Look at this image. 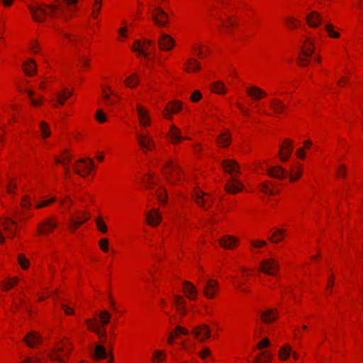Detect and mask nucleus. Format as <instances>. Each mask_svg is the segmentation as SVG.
Masks as SVG:
<instances>
[{
    "instance_id": "1",
    "label": "nucleus",
    "mask_w": 363,
    "mask_h": 363,
    "mask_svg": "<svg viewBox=\"0 0 363 363\" xmlns=\"http://www.w3.org/2000/svg\"><path fill=\"white\" fill-rule=\"evenodd\" d=\"M77 0H62V3H59L57 5H46L37 4L35 6H30L29 9L32 14L33 18L36 22H43L45 21V16L48 15L54 16L55 11H57L59 16L64 20L67 19L65 14V4L67 6L74 4Z\"/></svg>"
},
{
    "instance_id": "2",
    "label": "nucleus",
    "mask_w": 363,
    "mask_h": 363,
    "mask_svg": "<svg viewBox=\"0 0 363 363\" xmlns=\"http://www.w3.org/2000/svg\"><path fill=\"white\" fill-rule=\"evenodd\" d=\"M314 53V41L307 38L301 48V54L298 57V62L302 67L307 66L309 62V57Z\"/></svg>"
},
{
    "instance_id": "3",
    "label": "nucleus",
    "mask_w": 363,
    "mask_h": 363,
    "mask_svg": "<svg viewBox=\"0 0 363 363\" xmlns=\"http://www.w3.org/2000/svg\"><path fill=\"white\" fill-rule=\"evenodd\" d=\"M151 18L160 28L165 27L169 23L168 15L161 7H157L152 11Z\"/></svg>"
},
{
    "instance_id": "4",
    "label": "nucleus",
    "mask_w": 363,
    "mask_h": 363,
    "mask_svg": "<svg viewBox=\"0 0 363 363\" xmlns=\"http://www.w3.org/2000/svg\"><path fill=\"white\" fill-rule=\"evenodd\" d=\"M86 325L89 327L90 330H91L93 332H94L96 334L98 335V336L102 339L101 342L106 343L108 345V347H109L110 352L112 351L113 345L111 341H108L106 332L104 327H96L94 324L93 323V321L91 319H87L86 320Z\"/></svg>"
},
{
    "instance_id": "5",
    "label": "nucleus",
    "mask_w": 363,
    "mask_h": 363,
    "mask_svg": "<svg viewBox=\"0 0 363 363\" xmlns=\"http://www.w3.org/2000/svg\"><path fill=\"white\" fill-rule=\"evenodd\" d=\"M279 267L278 262L274 259H267L260 263V270L269 275H274Z\"/></svg>"
},
{
    "instance_id": "6",
    "label": "nucleus",
    "mask_w": 363,
    "mask_h": 363,
    "mask_svg": "<svg viewBox=\"0 0 363 363\" xmlns=\"http://www.w3.org/2000/svg\"><path fill=\"white\" fill-rule=\"evenodd\" d=\"M163 172L165 179L169 183H172L171 177H174V174L179 175L180 172H182V169L178 164L174 163L172 161H169Z\"/></svg>"
},
{
    "instance_id": "7",
    "label": "nucleus",
    "mask_w": 363,
    "mask_h": 363,
    "mask_svg": "<svg viewBox=\"0 0 363 363\" xmlns=\"http://www.w3.org/2000/svg\"><path fill=\"white\" fill-rule=\"evenodd\" d=\"M193 333L199 341L203 342L210 337L211 330L207 325L203 324L196 326L194 328Z\"/></svg>"
},
{
    "instance_id": "8",
    "label": "nucleus",
    "mask_w": 363,
    "mask_h": 363,
    "mask_svg": "<svg viewBox=\"0 0 363 363\" xmlns=\"http://www.w3.org/2000/svg\"><path fill=\"white\" fill-rule=\"evenodd\" d=\"M293 141L289 139H285L284 144L281 145L279 155L281 160L284 162L287 161L293 150Z\"/></svg>"
},
{
    "instance_id": "9",
    "label": "nucleus",
    "mask_w": 363,
    "mask_h": 363,
    "mask_svg": "<svg viewBox=\"0 0 363 363\" xmlns=\"http://www.w3.org/2000/svg\"><path fill=\"white\" fill-rule=\"evenodd\" d=\"M218 283L217 281L208 279L205 282L203 294L207 298H213L217 291Z\"/></svg>"
},
{
    "instance_id": "10",
    "label": "nucleus",
    "mask_w": 363,
    "mask_h": 363,
    "mask_svg": "<svg viewBox=\"0 0 363 363\" xmlns=\"http://www.w3.org/2000/svg\"><path fill=\"white\" fill-rule=\"evenodd\" d=\"M137 139L139 145L143 151L150 150L155 147V143L152 138L145 134H138Z\"/></svg>"
},
{
    "instance_id": "11",
    "label": "nucleus",
    "mask_w": 363,
    "mask_h": 363,
    "mask_svg": "<svg viewBox=\"0 0 363 363\" xmlns=\"http://www.w3.org/2000/svg\"><path fill=\"white\" fill-rule=\"evenodd\" d=\"M77 162L79 164H82V165L76 166L74 167V171L77 174H79L82 177H85V174L82 173V172L81 171V168H83V169L87 170V172H86V174H87L90 172L91 169L94 167V161L90 158L81 159V160H78Z\"/></svg>"
},
{
    "instance_id": "12",
    "label": "nucleus",
    "mask_w": 363,
    "mask_h": 363,
    "mask_svg": "<svg viewBox=\"0 0 363 363\" xmlns=\"http://www.w3.org/2000/svg\"><path fill=\"white\" fill-rule=\"evenodd\" d=\"M182 108V104L180 101H175L169 103L164 109L163 113L164 116L169 119L172 120V117L170 115L171 113H177Z\"/></svg>"
},
{
    "instance_id": "13",
    "label": "nucleus",
    "mask_w": 363,
    "mask_h": 363,
    "mask_svg": "<svg viewBox=\"0 0 363 363\" xmlns=\"http://www.w3.org/2000/svg\"><path fill=\"white\" fill-rule=\"evenodd\" d=\"M174 45V39L167 34H162L159 40V45L162 50H169Z\"/></svg>"
},
{
    "instance_id": "14",
    "label": "nucleus",
    "mask_w": 363,
    "mask_h": 363,
    "mask_svg": "<svg viewBox=\"0 0 363 363\" xmlns=\"http://www.w3.org/2000/svg\"><path fill=\"white\" fill-rule=\"evenodd\" d=\"M308 25L312 28L318 27L322 22V17L317 11H312L306 16Z\"/></svg>"
},
{
    "instance_id": "15",
    "label": "nucleus",
    "mask_w": 363,
    "mask_h": 363,
    "mask_svg": "<svg viewBox=\"0 0 363 363\" xmlns=\"http://www.w3.org/2000/svg\"><path fill=\"white\" fill-rule=\"evenodd\" d=\"M23 341L28 347H33L41 342V337L35 332H30L25 336Z\"/></svg>"
},
{
    "instance_id": "16",
    "label": "nucleus",
    "mask_w": 363,
    "mask_h": 363,
    "mask_svg": "<svg viewBox=\"0 0 363 363\" xmlns=\"http://www.w3.org/2000/svg\"><path fill=\"white\" fill-rule=\"evenodd\" d=\"M267 173L270 177L277 179H284L288 177V173L280 166H275L269 168Z\"/></svg>"
},
{
    "instance_id": "17",
    "label": "nucleus",
    "mask_w": 363,
    "mask_h": 363,
    "mask_svg": "<svg viewBox=\"0 0 363 363\" xmlns=\"http://www.w3.org/2000/svg\"><path fill=\"white\" fill-rule=\"evenodd\" d=\"M222 166L225 172L231 174L234 173H239L238 164L232 160H225L222 162Z\"/></svg>"
},
{
    "instance_id": "18",
    "label": "nucleus",
    "mask_w": 363,
    "mask_h": 363,
    "mask_svg": "<svg viewBox=\"0 0 363 363\" xmlns=\"http://www.w3.org/2000/svg\"><path fill=\"white\" fill-rule=\"evenodd\" d=\"M242 189V185L236 178H232L225 184V190L228 193L235 194Z\"/></svg>"
},
{
    "instance_id": "19",
    "label": "nucleus",
    "mask_w": 363,
    "mask_h": 363,
    "mask_svg": "<svg viewBox=\"0 0 363 363\" xmlns=\"http://www.w3.org/2000/svg\"><path fill=\"white\" fill-rule=\"evenodd\" d=\"M161 219L162 217L156 209L152 210L146 216L147 222L152 226L157 225L160 223Z\"/></svg>"
},
{
    "instance_id": "20",
    "label": "nucleus",
    "mask_w": 363,
    "mask_h": 363,
    "mask_svg": "<svg viewBox=\"0 0 363 363\" xmlns=\"http://www.w3.org/2000/svg\"><path fill=\"white\" fill-rule=\"evenodd\" d=\"M219 244L225 249H231L238 242V239L231 235H224L219 240Z\"/></svg>"
},
{
    "instance_id": "21",
    "label": "nucleus",
    "mask_w": 363,
    "mask_h": 363,
    "mask_svg": "<svg viewBox=\"0 0 363 363\" xmlns=\"http://www.w3.org/2000/svg\"><path fill=\"white\" fill-rule=\"evenodd\" d=\"M184 292L189 299H195L197 296V291L195 286L189 281H184Z\"/></svg>"
},
{
    "instance_id": "22",
    "label": "nucleus",
    "mask_w": 363,
    "mask_h": 363,
    "mask_svg": "<svg viewBox=\"0 0 363 363\" xmlns=\"http://www.w3.org/2000/svg\"><path fill=\"white\" fill-rule=\"evenodd\" d=\"M70 348L69 347H57L56 349H55V351L53 352L51 354H50V359L52 360V361H57L59 363H64L65 361L64 359H62V357H61L60 355V352H65L66 354H67L69 351H70Z\"/></svg>"
},
{
    "instance_id": "23",
    "label": "nucleus",
    "mask_w": 363,
    "mask_h": 363,
    "mask_svg": "<svg viewBox=\"0 0 363 363\" xmlns=\"http://www.w3.org/2000/svg\"><path fill=\"white\" fill-rule=\"evenodd\" d=\"M57 225L56 222H52L51 220L48 219L38 225V231L41 234H47L49 233L52 229L56 228Z\"/></svg>"
},
{
    "instance_id": "24",
    "label": "nucleus",
    "mask_w": 363,
    "mask_h": 363,
    "mask_svg": "<svg viewBox=\"0 0 363 363\" xmlns=\"http://www.w3.org/2000/svg\"><path fill=\"white\" fill-rule=\"evenodd\" d=\"M169 136L172 139V143L174 144L178 142H180L182 140L189 139L188 138L182 137L181 135V130L174 125H172L171 126L169 133Z\"/></svg>"
},
{
    "instance_id": "25",
    "label": "nucleus",
    "mask_w": 363,
    "mask_h": 363,
    "mask_svg": "<svg viewBox=\"0 0 363 363\" xmlns=\"http://www.w3.org/2000/svg\"><path fill=\"white\" fill-rule=\"evenodd\" d=\"M247 94L254 99H260L266 96V93L256 86H251L247 90Z\"/></svg>"
},
{
    "instance_id": "26",
    "label": "nucleus",
    "mask_w": 363,
    "mask_h": 363,
    "mask_svg": "<svg viewBox=\"0 0 363 363\" xmlns=\"http://www.w3.org/2000/svg\"><path fill=\"white\" fill-rule=\"evenodd\" d=\"M270 107L277 114H281L286 109V105L279 99H273L270 101Z\"/></svg>"
},
{
    "instance_id": "27",
    "label": "nucleus",
    "mask_w": 363,
    "mask_h": 363,
    "mask_svg": "<svg viewBox=\"0 0 363 363\" xmlns=\"http://www.w3.org/2000/svg\"><path fill=\"white\" fill-rule=\"evenodd\" d=\"M278 311L274 309H269L261 313V318L265 323H271L276 320Z\"/></svg>"
},
{
    "instance_id": "28",
    "label": "nucleus",
    "mask_w": 363,
    "mask_h": 363,
    "mask_svg": "<svg viewBox=\"0 0 363 363\" xmlns=\"http://www.w3.org/2000/svg\"><path fill=\"white\" fill-rule=\"evenodd\" d=\"M138 114L140 120V123L143 126H148L150 125L149 117L147 115V111L143 108L140 106H138L137 107Z\"/></svg>"
},
{
    "instance_id": "29",
    "label": "nucleus",
    "mask_w": 363,
    "mask_h": 363,
    "mask_svg": "<svg viewBox=\"0 0 363 363\" xmlns=\"http://www.w3.org/2000/svg\"><path fill=\"white\" fill-rule=\"evenodd\" d=\"M23 70L28 76H33L37 72V66L33 60L23 63Z\"/></svg>"
},
{
    "instance_id": "30",
    "label": "nucleus",
    "mask_w": 363,
    "mask_h": 363,
    "mask_svg": "<svg viewBox=\"0 0 363 363\" xmlns=\"http://www.w3.org/2000/svg\"><path fill=\"white\" fill-rule=\"evenodd\" d=\"M16 223L11 220L9 218H5L0 222V226L3 227L4 230L8 231L11 237L13 238L15 235V230L11 228V225H16Z\"/></svg>"
},
{
    "instance_id": "31",
    "label": "nucleus",
    "mask_w": 363,
    "mask_h": 363,
    "mask_svg": "<svg viewBox=\"0 0 363 363\" xmlns=\"http://www.w3.org/2000/svg\"><path fill=\"white\" fill-rule=\"evenodd\" d=\"M108 353L106 349L103 345H97L94 349V358L95 359H106Z\"/></svg>"
},
{
    "instance_id": "32",
    "label": "nucleus",
    "mask_w": 363,
    "mask_h": 363,
    "mask_svg": "<svg viewBox=\"0 0 363 363\" xmlns=\"http://www.w3.org/2000/svg\"><path fill=\"white\" fill-rule=\"evenodd\" d=\"M205 196V194L200 191V190H198V191H195V199H196V202L200 205L201 206H202L204 209H207L206 208V206H204V203L206 202H211V201L208 200V199H204L203 196Z\"/></svg>"
},
{
    "instance_id": "33",
    "label": "nucleus",
    "mask_w": 363,
    "mask_h": 363,
    "mask_svg": "<svg viewBox=\"0 0 363 363\" xmlns=\"http://www.w3.org/2000/svg\"><path fill=\"white\" fill-rule=\"evenodd\" d=\"M132 50L134 52H138L140 55H143L145 57H147L148 56V54L146 52V50H147V47H143L141 45L140 40H135L134 43V45L132 48Z\"/></svg>"
},
{
    "instance_id": "34",
    "label": "nucleus",
    "mask_w": 363,
    "mask_h": 363,
    "mask_svg": "<svg viewBox=\"0 0 363 363\" xmlns=\"http://www.w3.org/2000/svg\"><path fill=\"white\" fill-rule=\"evenodd\" d=\"M72 160V157L68 155L67 153V152L65 151L64 153H63V156H62V158H59V157H57L55 159V162L57 164H63L65 167V170L66 172H68V167H67V164L69 162H70Z\"/></svg>"
},
{
    "instance_id": "35",
    "label": "nucleus",
    "mask_w": 363,
    "mask_h": 363,
    "mask_svg": "<svg viewBox=\"0 0 363 363\" xmlns=\"http://www.w3.org/2000/svg\"><path fill=\"white\" fill-rule=\"evenodd\" d=\"M285 236L284 230L282 229H277L276 231L269 238V240L272 242L278 243Z\"/></svg>"
},
{
    "instance_id": "36",
    "label": "nucleus",
    "mask_w": 363,
    "mask_h": 363,
    "mask_svg": "<svg viewBox=\"0 0 363 363\" xmlns=\"http://www.w3.org/2000/svg\"><path fill=\"white\" fill-rule=\"evenodd\" d=\"M211 90L217 94H225L226 92V88L225 85L221 82H216L211 86Z\"/></svg>"
},
{
    "instance_id": "37",
    "label": "nucleus",
    "mask_w": 363,
    "mask_h": 363,
    "mask_svg": "<svg viewBox=\"0 0 363 363\" xmlns=\"http://www.w3.org/2000/svg\"><path fill=\"white\" fill-rule=\"evenodd\" d=\"M111 314L107 311H102L99 313V319L100 323L103 325V327L106 325H107L111 319Z\"/></svg>"
},
{
    "instance_id": "38",
    "label": "nucleus",
    "mask_w": 363,
    "mask_h": 363,
    "mask_svg": "<svg viewBox=\"0 0 363 363\" xmlns=\"http://www.w3.org/2000/svg\"><path fill=\"white\" fill-rule=\"evenodd\" d=\"M62 96H65V99H69L72 96V92L67 91L65 89L57 93L56 97H57V101L60 105H64L65 101L62 99Z\"/></svg>"
},
{
    "instance_id": "39",
    "label": "nucleus",
    "mask_w": 363,
    "mask_h": 363,
    "mask_svg": "<svg viewBox=\"0 0 363 363\" xmlns=\"http://www.w3.org/2000/svg\"><path fill=\"white\" fill-rule=\"evenodd\" d=\"M188 65L189 68L186 69V72H196L201 68L200 63L194 59H189L188 60Z\"/></svg>"
},
{
    "instance_id": "40",
    "label": "nucleus",
    "mask_w": 363,
    "mask_h": 363,
    "mask_svg": "<svg viewBox=\"0 0 363 363\" xmlns=\"http://www.w3.org/2000/svg\"><path fill=\"white\" fill-rule=\"evenodd\" d=\"M217 140L220 145L225 147L228 145L230 142V136L228 133H222Z\"/></svg>"
},
{
    "instance_id": "41",
    "label": "nucleus",
    "mask_w": 363,
    "mask_h": 363,
    "mask_svg": "<svg viewBox=\"0 0 363 363\" xmlns=\"http://www.w3.org/2000/svg\"><path fill=\"white\" fill-rule=\"evenodd\" d=\"M136 77L137 75L134 74L130 77L127 78L125 81L126 86L130 88L137 86L139 84V81Z\"/></svg>"
},
{
    "instance_id": "42",
    "label": "nucleus",
    "mask_w": 363,
    "mask_h": 363,
    "mask_svg": "<svg viewBox=\"0 0 363 363\" xmlns=\"http://www.w3.org/2000/svg\"><path fill=\"white\" fill-rule=\"evenodd\" d=\"M291 354V350L288 345L282 347L279 350V357L282 360L286 359Z\"/></svg>"
},
{
    "instance_id": "43",
    "label": "nucleus",
    "mask_w": 363,
    "mask_h": 363,
    "mask_svg": "<svg viewBox=\"0 0 363 363\" xmlns=\"http://www.w3.org/2000/svg\"><path fill=\"white\" fill-rule=\"evenodd\" d=\"M18 264L23 269H26L29 267V260L23 254H20L18 256Z\"/></svg>"
},
{
    "instance_id": "44",
    "label": "nucleus",
    "mask_w": 363,
    "mask_h": 363,
    "mask_svg": "<svg viewBox=\"0 0 363 363\" xmlns=\"http://www.w3.org/2000/svg\"><path fill=\"white\" fill-rule=\"evenodd\" d=\"M175 302L177 305L178 309L181 314H184L185 313V308L184 306V300L183 298L180 296H175Z\"/></svg>"
},
{
    "instance_id": "45",
    "label": "nucleus",
    "mask_w": 363,
    "mask_h": 363,
    "mask_svg": "<svg viewBox=\"0 0 363 363\" xmlns=\"http://www.w3.org/2000/svg\"><path fill=\"white\" fill-rule=\"evenodd\" d=\"M18 281V279L17 277H13L12 279H10L7 280L6 281L3 282V288L5 290H9V289L12 288L13 286H15Z\"/></svg>"
},
{
    "instance_id": "46",
    "label": "nucleus",
    "mask_w": 363,
    "mask_h": 363,
    "mask_svg": "<svg viewBox=\"0 0 363 363\" xmlns=\"http://www.w3.org/2000/svg\"><path fill=\"white\" fill-rule=\"evenodd\" d=\"M96 223L99 230L104 233L107 232L108 228L106 223L102 220L101 218L97 217L96 218Z\"/></svg>"
},
{
    "instance_id": "47",
    "label": "nucleus",
    "mask_w": 363,
    "mask_h": 363,
    "mask_svg": "<svg viewBox=\"0 0 363 363\" xmlns=\"http://www.w3.org/2000/svg\"><path fill=\"white\" fill-rule=\"evenodd\" d=\"M89 220V217H86L83 218V220H79L74 218L73 217H71L69 219L72 228L73 230H75L77 228H78L79 225H81L84 222Z\"/></svg>"
},
{
    "instance_id": "48",
    "label": "nucleus",
    "mask_w": 363,
    "mask_h": 363,
    "mask_svg": "<svg viewBox=\"0 0 363 363\" xmlns=\"http://www.w3.org/2000/svg\"><path fill=\"white\" fill-rule=\"evenodd\" d=\"M325 28L328 33L330 37L337 38L340 36L339 33L333 30L334 27L332 24L325 25Z\"/></svg>"
},
{
    "instance_id": "49",
    "label": "nucleus",
    "mask_w": 363,
    "mask_h": 363,
    "mask_svg": "<svg viewBox=\"0 0 363 363\" xmlns=\"http://www.w3.org/2000/svg\"><path fill=\"white\" fill-rule=\"evenodd\" d=\"M40 129H41L42 135L44 138H48L50 136V132L48 128V125L46 123H45V122L40 123Z\"/></svg>"
},
{
    "instance_id": "50",
    "label": "nucleus",
    "mask_w": 363,
    "mask_h": 363,
    "mask_svg": "<svg viewBox=\"0 0 363 363\" xmlns=\"http://www.w3.org/2000/svg\"><path fill=\"white\" fill-rule=\"evenodd\" d=\"M101 0H95L94 6L92 12V16L94 18L96 17V13H98L101 9Z\"/></svg>"
},
{
    "instance_id": "51",
    "label": "nucleus",
    "mask_w": 363,
    "mask_h": 363,
    "mask_svg": "<svg viewBox=\"0 0 363 363\" xmlns=\"http://www.w3.org/2000/svg\"><path fill=\"white\" fill-rule=\"evenodd\" d=\"M96 118L100 123H104L106 121V116L101 110H97Z\"/></svg>"
},
{
    "instance_id": "52",
    "label": "nucleus",
    "mask_w": 363,
    "mask_h": 363,
    "mask_svg": "<svg viewBox=\"0 0 363 363\" xmlns=\"http://www.w3.org/2000/svg\"><path fill=\"white\" fill-rule=\"evenodd\" d=\"M155 361H163L165 358V354L163 351L156 350L153 356Z\"/></svg>"
},
{
    "instance_id": "53",
    "label": "nucleus",
    "mask_w": 363,
    "mask_h": 363,
    "mask_svg": "<svg viewBox=\"0 0 363 363\" xmlns=\"http://www.w3.org/2000/svg\"><path fill=\"white\" fill-rule=\"evenodd\" d=\"M99 245L101 249L106 252L108 251V240L106 238H103L99 240Z\"/></svg>"
},
{
    "instance_id": "54",
    "label": "nucleus",
    "mask_w": 363,
    "mask_h": 363,
    "mask_svg": "<svg viewBox=\"0 0 363 363\" xmlns=\"http://www.w3.org/2000/svg\"><path fill=\"white\" fill-rule=\"evenodd\" d=\"M301 175V172L300 170L296 171L294 169H291V175L290 177V181L294 182L298 179Z\"/></svg>"
},
{
    "instance_id": "55",
    "label": "nucleus",
    "mask_w": 363,
    "mask_h": 363,
    "mask_svg": "<svg viewBox=\"0 0 363 363\" xmlns=\"http://www.w3.org/2000/svg\"><path fill=\"white\" fill-rule=\"evenodd\" d=\"M201 93L196 90L195 91L193 92V94H191V100L193 101V102H196V101H199L201 99Z\"/></svg>"
},
{
    "instance_id": "56",
    "label": "nucleus",
    "mask_w": 363,
    "mask_h": 363,
    "mask_svg": "<svg viewBox=\"0 0 363 363\" xmlns=\"http://www.w3.org/2000/svg\"><path fill=\"white\" fill-rule=\"evenodd\" d=\"M261 191L269 195L274 194V191L269 189L268 184L266 183H264L261 185Z\"/></svg>"
},
{
    "instance_id": "57",
    "label": "nucleus",
    "mask_w": 363,
    "mask_h": 363,
    "mask_svg": "<svg viewBox=\"0 0 363 363\" xmlns=\"http://www.w3.org/2000/svg\"><path fill=\"white\" fill-rule=\"evenodd\" d=\"M55 201V198H52V199H48V200H46L45 201H43L41 203H39L36 205V208H40L42 207H44V206H48L49 204H50L51 203H52L53 201Z\"/></svg>"
},
{
    "instance_id": "58",
    "label": "nucleus",
    "mask_w": 363,
    "mask_h": 363,
    "mask_svg": "<svg viewBox=\"0 0 363 363\" xmlns=\"http://www.w3.org/2000/svg\"><path fill=\"white\" fill-rule=\"evenodd\" d=\"M269 345V341L268 339L265 338V339H263L262 341H260L258 344H257V348L261 350L264 347H266L267 346Z\"/></svg>"
},
{
    "instance_id": "59",
    "label": "nucleus",
    "mask_w": 363,
    "mask_h": 363,
    "mask_svg": "<svg viewBox=\"0 0 363 363\" xmlns=\"http://www.w3.org/2000/svg\"><path fill=\"white\" fill-rule=\"evenodd\" d=\"M26 93L28 94V96L30 97V101H31L33 105L38 106L40 104L39 101H38L37 100H35V99L33 98V96L34 94L33 91L28 90V91H26Z\"/></svg>"
},
{
    "instance_id": "60",
    "label": "nucleus",
    "mask_w": 363,
    "mask_h": 363,
    "mask_svg": "<svg viewBox=\"0 0 363 363\" xmlns=\"http://www.w3.org/2000/svg\"><path fill=\"white\" fill-rule=\"evenodd\" d=\"M211 354V351L208 348L206 347V348H203L202 351H201L199 352V356L202 358V359H204L205 357L209 356Z\"/></svg>"
},
{
    "instance_id": "61",
    "label": "nucleus",
    "mask_w": 363,
    "mask_h": 363,
    "mask_svg": "<svg viewBox=\"0 0 363 363\" xmlns=\"http://www.w3.org/2000/svg\"><path fill=\"white\" fill-rule=\"evenodd\" d=\"M61 307L64 310L65 313L67 314V315H72L74 313V310L73 308L69 307L68 306L65 305V304H62L61 305Z\"/></svg>"
},
{
    "instance_id": "62",
    "label": "nucleus",
    "mask_w": 363,
    "mask_h": 363,
    "mask_svg": "<svg viewBox=\"0 0 363 363\" xmlns=\"http://www.w3.org/2000/svg\"><path fill=\"white\" fill-rule=\"evenodd\" d=\"M21 363H40V360L38 358L27 357L24 361Z\"/></svg>"
},
{
    "instance_id": "63",
    "label": "nucleus",
    "mask_w": 363,
    "mask_h": 363,
    "mask_svg": "<svg viewBox=\"0 0 363 363\" xmlns=\"http://www.w3.org/2000/svg\"><path fill=\"white\" fill-rule=\"evenodd\" d=\"M21 206L23 208H28V207H30L31 206V203L29 201L28 196H25L22 199Z\"/></svg>"
},
{
    "instance_id": "64",
    "label": "nucleus",
    "mask_w": 363,
    "mask_h": 363,
    "mask_svg": "<svg viewBox=\"0 0 363 363\" xmlns=\"http://www.w3.org/2000/svg\"><path fill=\"white\" fill-rule=\"evenodd\" d=\"M16 188V184H13L11 181L9 184L6 186L7 192L11 194L13 191V189Z\"/></svg>"
}]
</instances>
